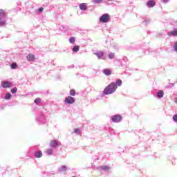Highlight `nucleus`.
I'll list each match as a JSON object with an SVG mask.
<instances>
[{"instance_id": "32", "label": "nucleus", "mask_w": 177, "mask_h": 177, "mask_svg": "<svg viewBox=\"0 0 177 177\" xmlns=\"http://www.w3.org/2000/svg\"><path fill=\"white\" fill-rule=\"evenodd\" d=\"M173 120H174V121L177 122V114H176V115H174L173 116Z\"/></svg>"}, {"instance_id": "10", "label": "nucleus", "mask_w": 177, "mask_h": 177, "mask_svg": "<svg viewBox=\"0 0 177 177\" xmlns=\"http://www.w3.org/2000/svg\"><path fill=\"white\" fill-rule=\"evenodd\" d=\"M155 5H156V2L153 0L147 2L148 8H153V6H155Z\"/></svg>"}, {"instance_id": "5", "label": "nucleus", "mask_w": 177, "mask_h": 177, "mask_svg": "<svg viewBox=\"0 0 177 177\" xmlns=\"http://www.w3.org/2000/svg\"><path fill=\"white\" fill-rule=\"evenodd\" d=\"M122 120V118L120 115H115L113 116L112 121L113 122H120Z\"/></svg>"}, {"instance_id": "19", "label": "nucleus", "mask_w": 177, "mask_h": 177, "mask_svg": "<svg viewBox=\"0 0 177 177\" xmlns=\"http://www.w3.org/2000/svg\"><path fill=\"white\" fill-rule=\"evenodd\" d=\"M115 85H118V86H121V85H122V81L121 80H118L116 81Z\"/></svg>"}, {"instance_id": "20", "label": "nucleus", "mask_w": 177, "mask_h": 177, "mask_svg": "<svg viewBox=\"0 0 177 177\" xmlns=\"http://www.w3.org/2000/svg\"><path fill=\"white\" fill-rule=\"evenodd\" d=\"M10 97H12V95L10 93H8L7 94H6L5 99L9 100L10 99Z\"/></svg>"}, {"instance_id": "21", "label": "nucleus", "mask_w": 177, "mask_h": 177, "mask_svg": "<svg viewBox=\"0 0 177 177\" xmlns=\"http://www.w3.org/2000/svg\"><path fill=\"white\" fill-rule=\"evenodd\" d=\"M35 103L36 104H39V103H41V98H36V99L35 100Z\"/></svg>"}, {"instance_id": "22", "label": "nucleus", "mask_w": 177, "mask_h": 177, "mask_svg": "<svg viewBox=\"0 0 177 177\" xmlns=\"http://www.w3.org/2000/svg\"><path fill=\"white\" fill-rule=\"evenodd\" d=\"M0 16L1 17H3V16H5V11L2 9L0 10Z\"/></svg>"}, {"instance_id": "27", "label": "nucleus", "mask_w": 177, "mask_h": 177, "mask_svg": "<svg viewBox=\"0 0 177 177\" xmlns=\"http://www.w3.org/2000/svg\"><path fill=\"white\" fill-rule=\"evenodd\" d=\"M102 169H104V171H107L109 169H110V168L108 166H102Z\"/></svg>"}, {"instance_id": "18", "label": "nucleus", "mask_w": 177, "mask_h": 177, "mask_svg": "<svg viewBox=\"0 0 177 177\" xmlns=\"http://www.w3.org/2000/svg\"><path fill=\"white\" fill-rule=\"evenodd\" d=\"M11 68L16 70V68H17V64H16V62L11 64Z\"/></svg>"}, {"instance_id": "16", "label": "nucleus", "mask_w": 177, "mask_h": 177, "mask_svg": "<svg viewBox=\"0 0 177 177\" xmlns=\"http://www.w3.org/2000/svg\"><path fill=\"white\" fill-rule=\"evenodd\" d=\"M46 152L48 154V156H52V154H53V149H48L46 151Z\"/></svg>"}, {"instance_id": "34", "label": "nucleus", "mask_w": 177, "mask_h": 177, "mask_svg": "<svg viewBox=\"0 0 177 177\" xmlns=\"http://www.w3.org/2000/svg\"><path fill=\"white\" fill-rule=\"evenodd\" d=\"M174 102H175V103L177 104V97L175 98Z\"/></svg>"}, {"instance_id": "31", "label": "nucleus", "mask_w": 177, "mask_h": 177, "mask_svg": "<svg viewBox=\"0 0 177 177\" xmlns=\"http://www.w3.org/2000/svg\"><path fill=\"white\" fill-rule=\"evenodd\" d=\"M174 49L176 52H177V42L175 43L174 46Z\"/></svg>"}, {"instance_id": "6", "label": "nucleus", "mask_w": 177, "mask_h": 177, "mask_svg": "<svg viewBox=\"0 0 177 177\" xmlns=\"http://www.w3.org/2000/svg\"><path fill=\"white\" fill-rule=\"evenodd\" d=\"M26 59L28 62H34L35 60V56L33 54H29L26 57Z\"/></svg>"}, {"instance_id": "3", "label": "nucleus", "mask_w": 177, "mask_h": 177, "mask_svg": "<svg viewBox=\"0 0 177 177\" xmlns=\"http://www.w3.org/2000/svg\"><path fill=\"white\" fill-rule=\"evenodd\" d=\"M74 102H75V100L71 96H68L65 98V103H67L68 104H73Z\"/></svg>"}, {"instance_id": "15", "label": "nucleus", "mask_w": 177, "mask_h": 177, "mask_svg": "<svg viewBox=\"0 0 177 177\" xmlns=\"http://www.w3.org/2000/svg\"><path fill=\"white\" fill-rule=\"evenodd\" d=\"M6 24V20L0 19V27H2Z\"/></svg>"}, {"instance_id": "30", "label": "nucleus", "mask_w": 177, "mask_h": 177, "mask_svg": "<svg viewBox=\"0 0 177 177\" xmlns=\"http://www.w3.org/2000/svg\"><path fill=\"white\" fill-rule=\"evenodd\" d=\"M74 133H80V129H74Z\"/></svg>"}, {"instance_id": "1", "label": "nucleus", "mask_w": 177, "mask_h": 177, "mask_svg": "<svg viewBox=\"0 0 177 177\" xmlns=\"http://www.w3.org/2000/svg\"><path fill=\"white\" fill-rule=\"evenodd\" d=\"M117 88H118V86L115 83H111L104 89V95H111V93H114V92L117 91Z\"/></svg>"}, {"instance_id": "26", "label": "nucleus", "mask_w": 177, "mask_h": 177, "mask_svg": "<svg viewBox=\"0 0 177 177\" xmlns=\"http://www.w3.org/2000/svg\"><path fill=\"white\" fill-rule=\"evenodd\" d=\"M93 3H100L103 2V0H93Z\"/></svg>"}, {"instance_id": "13", "label": "nucleus", "mask_w": 177, "mask_h": 177, "mask_svg": "<svg viewBox=\"0 0 177 177\" xmlns=\"http://www.w3.org/2000/svg\"><path fill=\"white\" fill-rule=\"evenodd\" d=\"M35 156L36 157V158H41V157H42V151H39L36 152Z\"/></svg>"}, {"instance_id": "17", "label": "nucleus", "mask_w": 177, "mask_h": 177, "mask_svg": "<svg viewBox=\"0 0 177 177\" xmlns=\"http://www.w3.org/2000/svg\"><path fill=\"white\" fill-rule=\"evenodd\" d=\"M80 50V46H75L73 48V52H78Z\"/></svg>"}, {"instance_id": "11", "label": "nucleus", "mask_w": 177, "mask_h": 177, "mask_svg": "<svg viewBox=\"0 0 177 177\" xmlns=\"http://www.w3.org/2000/svg\"><path fill=\"white\" fill-rule=\"evenodd\" d=\"M103 73L105 75H111V70L109 68L104 69Z\"/></svg>"}, {"instance_id": "4", "label": "nucleus", "mask_w": 177, "mask_h": 177, "mask_svg": "<svg viewBox=\"0 0 177 177\" xmlns=\"http://www.w3.org/2000/svg\"><path fill=\"white\" fill-rule=\"evenodd\" d=\"M1 86L2 88H12L13 84L10 82H3Z\"/></svg>"}, {"instance_id": "28", "label": "nucleus", "mask_w": 177, "mask_h": 177, "mask_svg": "<svg viewBox=\"0 0 177 177\" xmlns=\"http://www.w3.org/2000/svg\"><path fill=\"white\" fill-rule=\"evenodd\" d=\"M17 92V88L15 87L14 88L11 89L12 93H16Z\"/></svg>"}, {"instance_id": "8", "label": "nucleus", "mask_w": 177, "mask_h": 177, "mask_svg": "<svg viewBox=\"0 0 177 177\" xmlns=\"http://www.w3.org/2000/svg\"><path fill=\"white\" fill-rule=\"evenodd\" d=\"M97 56L98 59H102L104 56V53L103 51H99L98 53H95Z\"/></svg>"}, {"instance_id": "14", "label": "nucleus", "mask_w": 177, "mask_h": 177, "mask_svg": "<svg viewBox=\"0 0 177 177\" xmlns=\"http://www.w3.org/2000/svg\"><path fill=\"white\" fill-rule=\"evenodd\" d=\"M157 96L158 97H159L160 99H161V97H163L164 96V91H159L157 93Z\"/></svg>"}, {"instance_id": "12", "label": "nucleus", "mask_w": 177, "mask_h": 177, "mask_svg": "<svg viewBox=\"0 0 177 177\" xmlns=\"http://www.w3.org/2000/svg\"><path fill=\"white\" fill-rule=\"evenodd\" d=\"M80 9L81 10H86V3H82L80 4Z\"/></svg>"}, {"instance_id": "23", "label": "nucleus", "mask_w": 177, "mask_h": 177, "mask_svg": "<svg viewBox=\"0 0 177 177\" xmlns=\"http://www.w3.org/2000/svg\"><path fill=\"white\" fill-rule=\"evenodd\" d=\"M70 95L71 96H75V90H71L70 91Z\"/></svg>"}, {"instance_id": "9", "label": "nucleus", "mask_w": 177, "mask_h": 177, "mask_svg": "<svg viewBox=\"0 0 177 177\" xmlns=\"http://www.w3.org/2000/svg\"><path fill=\"white\" fill-rule=\"evenodd\" d=\"M167 35H169V37H177V30L169 32Z\"/></svg>"}, {"instance_id": "29", "label": "nucleus", "mask_w": 177, "mask_h": 177, "mask_svg": "<svg viewBox=\"0 0 177 177\" xmlns=\"http://www.w3.org/2000/svg\"><path fill=\"white\" fill-rule=\"evenodd\" d=\"M38 12H39V13L44 12V8H38Z\"/></svg>"}, {"instance_id": "7", "label": "nucleus", "mask_w": 177, "mask_h": 177, "mask_svg": "<svg viewBox=\"0 0 177 177\" xmlns=\"http://www.w3.org/2000/svg\"><path fill=\"white\" fill-rule=\"evenodd\" d=\"M59 141H57V140H53L50 142V147H56L57 146H59Z\"/></svg>"}, {"instance_id": "33", "label": "nucleus", "mask_w": 177, "mask_h": 177, "mask_svg": "<svg viewBox=\"0 0 177 177\" xmlns=\"http://www.w3.org/2000/svg\"><path fill=\"white\" fill-rule=\"evenodd\" d=\"M162 2H164V3H167V2L169 1V0H162Z\"/></svg>"}, {"instance_id": "24", "label": "nucleus", "mask_w": 177, "mask_h": 177, "mask_svg": "<svg viewBox=\"0 0 177 177\" xmlns=\"http://www.w3.org/2000/svg\"><path fill=\"white\" fill-rule=\"evenodd\" d=\"M69 42H70L71 44H74V42H75V38H74V37H71V38L69 39Z\"/></svg>"}, {"instance_id": "25", "label": "nucleus", "mask_w": 177, "mask_h": 177, "mask_svg": "<svg viewBox=\"0 0 177 177\" xmlns=\"http://www.w3.org/2000/svg\"><path fill=\"white\" fill-rule=\"evenodd\" d=\"M115 54L113 53H111L109 54V59H114Z\"/></svg>"}, {"instance_id": "2", "label": "nucleus", "mask_w": 177, "mask_h": 177, "mask_svg": "<svg viewBox=\"0 0 177 177\" xmlns=\"http://www.w3.org/2000/svg\"><path fill=\"white\" fill-rule=\"evenodd\" d=\"M110 20V15L109 14H104L100 18L101 23H109Z\"/></svg>"}]
</instances>
